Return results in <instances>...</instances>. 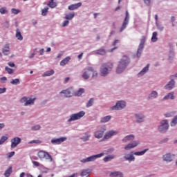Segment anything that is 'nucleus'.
<instances>
[{
	"mask_svg": "<svg viewBox=\"0 0 177 177\" xmlns=\"http://www.w3.org/2000/svg\"><path fill=\"white\" fill-rule=\"evenodd\" d=\"M139 145V142L136 141L133 143L128 144L127 146L124 147V150H131V149H133Z\"/></svg>",
	"mask_w": 177,
	"mask_h": 177,
	"instance_id": "obj_15",
	"label": "nucleus"
},
{
	"mask_svg": "<svg viewBox=\"0 0 177 177\" xmlns=\"http://www.w3.org/2000/svg\"><path fill=\"white\" fill-rule=\"evenodd\" d=\"M168 128H169L168 120H165L161 122V124L159 127L158 130L159 132H167V131H168Z\"/></svg>",
	"mask_w": 177,
	"mask_h": 177,
	"instance_id": "obj_7",
	"label": "nucleus"
},
{
	"mask_svg": "<svg viewBox=\"0 0 177 177\" xmlns=\"http://www.w3.org/2000/svg\"><path fill=\"white\" fill-rule=\"evenodd\" d=\"M10 50V48L9 47V44H6L4 46V48L2 49V53L6 56H8V55H9Z\"/></svg>",
	"mask_w": 177,
	"mask_h": 177,
	"instance_id": "obj_20",
	"label": "nucleus"
},
{
	"mask_svg": "<svg viewBox=\"0 0 177 177\" xmlns=\"http://www.w3.org/2000/svg\"><path fill=\"white\" fill-rule=\"evenodd\" d=\"M177 124V115L174 117V118L172 120L171 122V127H175Z\"/></svg>",
	"mask_w": 177,
	"mask_h": 177,
	"instance_id": "obj_46",
	"label": "nucleus"
},
{
	"mask_svg": "<svg viewBox=\"0 0 177 177\" xmlns=\"http://www.w3.org/2000/svg\"><path fill=\"white\" fill-rule=\"evenodd\" d=\"M95 55H100L101 56H104L106 55V49L104 48H100L95 51H94Z\"/></svg>",
	"mask_w": 177,
	"mask_h": 177,
	"instance_id": "obj_21",
	"label": "nucleus"
},
{
	"mask_svg": "<svg viewBox=\"0 0 177 177\" xmlns=\"http://www.w3.org/2000/svg\"><path fill=\"white\" fill-rule=\"evenodd\" d=\"M150 67V64H147V66L144 67L142 70L138 73V77L142 75H145L147 71H149V68Z\"/></svg>",
	"mask_w": 177,
	"mask_h": 177,
	"instance_id": "obj_19",
	"label": "nucleus"
},
{
	"mask_svg": "<svg viewBox=\"0 0 177 177\" xmlns=\"http://www.w3.org/2000/svg\"><path fill=\"white\" fill-rule=\"evenodd\" d=\"M44 48H41V49L39 50L40 55H44Z\"/></svg>",
	"mask_w": 177,
	"mask_h": 177,
	"instance_id": "obj_64",
	"label": "nucleus"
},
{
	"mask_svg": "<svg viewBox=\"0 0 177 177\" xmlns=\"http://www.w3.org/2000/svg\"><path fill=\"white\" fill-rule=\"evenodd\" d=\"M149 149H146L141 151L135 152L133 154L134 156H143L146 153V151H147Z\"/></svg>",
	"mask_w": 177,
	"mask_h": 177,
	"instance_id": "obj_37",
	"label": "nucleus"
},
{
	"mask_svg": "<svg viewBox=\"0 0 177 177\" xmlns=\"http://www.w3.org/2000/svg\"><path fill=\"white\" fill-rule=\"evenodd\" d=\"M84 92H85V90L82 88H80L75 93V96H81Z\"/></svg>",
	"mask_w": 177,
	"mask_h": 177,
	"instance_id": "obj_34",
	"label": "nucleus"
},
{
	"mask_svg": "<svg viewBox=\"0 0 177 177\" xmlns=\"http://www.w3.org/2000/svg\"><path fill=\"white\" fill-rule=\"evenodd\" d=\"M128 64H129V58L127 56L123 57L119 62L116 69V73L118 74H121V73L125 70V68L127 66H128Z\"/></svg>",
	"mask_w": 177,
	"mask_h": 177,
	"instance_id": "obj_1",
	"label": "nucleus"
},
{
	"mask_svg": "<svg viewBox=\"0 0 177 177\" xmlns=\"http://www.w3.org/2000/svg\"><path fill=\"white\" fill-rule=\"evenodd\" d=\"M15 37L19 39V41H23V35H21V32H20L19 29L16 30Z\"/></svg>",
	"mask_w": 177,
	"mask_h": 177,
	"instance_id": "obj_24",
	"label": "nucleus"
},
{
	"mask_svg": "<svg viewBox=\"0 0 177 177\" xmlns=\"http://www.w3.org/2000/svg\"><path fill=\"white\" fill-rule=\"evenodd\" d=\"M5 70L6 71H7V73H8L9 74H13V73H15V71H13V69L8 67V66H6L5 67Z\"/></svg>",
	"mask_w": 177,
	"mask_h": 177,
	"instance_id": "obj_47",
	"label": "nucleus"
},
{
	"mask_svg": "<svg viewBox=\"0 0 177 177\" xmlns=\"http://www.w3.org/2000/svg\"><path fill=\"white\" fill-rule=\"evenodd\" d=\"M32 164L35 165V167H39V162L37 161H32Z\"/></svg>",
	"mask_w": 177,
	"mask_h": 177,
	"instance_id": "obj_57",
	"label": "nucleus"
},
{
	"mask_svg": "<svg viewBox=\"0 0 177 177\" xmlns=\"http://www.w3.org/2000/svg\"><path fill=\"white\" fill-rule=\"evenodd\" d=\"M30 143H41V140H35L31 141Z\"/></svg>",
	"mask_w": 177,
	"mask_h": 177,
	"instance_id": "obj_60",
	"label": "nucleus"
},
{
	"mask_svg": "<svg viewBox=\"0 0 177 177\" xmlns=\"http://www.w3.org/2000/svg\"><path fill=\"white\" fill-rule=\"evenodd\" d=\"M124 159L126 161H129V162H131V161H135V156H133V152L131 153H125Z\"/></svg>",
	"mask_w": 177,
	"mask_h": 177,
	"instance_id": "obj_14",
	"label": "nucleus"
},
{
	"mask_svg": "<svg viewBox=\"0 0 177 177\" xmlns=\"http://www.w3.org/2000/svg\"><path fill=\"white\" fill-rule=\"evenodd\" d=\"M88 71H91V73H93V78H96V77H97V72L95 71L93 68L92 67L88 68Z\"/></svg>",
	"mask_w": 177,
	"mask_h": 177,
	"instance_id": "obj_35",
	"label": "nucleus"
},
{
	"mask_svg": "<svg viewBox=\"0 0 177 177\" xmlns=\"http://www.w3.org/2000/svg\"><path fill=\"white\" fill-rule=\"evenodd\" d=\"M37 100L36 97L28 98L27 97H24L20 100L21 103H24V106H30V104H34Z\"/></svg>",
	"mask_w": 177,
	"mask_h": 177,
	"instance_id": "obj_6",
	"label": "nucleus"
},
{
	"mask_svg": "<svg viewBox=\"0 0 177 177\" xmlns=\"http://www.w3.org/2000/svg\"><path fill=\"white\" fill-rule=\"evenodd\" d=\"M175 86V80H171L169 82V83L165 86V89H168L169 91H171Z\"/></svg>",
	"mask_w": 177,
	"mask_h": 177,
	"instance_id": "obj_17",
	"label": "nucleus"
},
{
	"mask_svg": "<svg viewBox=\"0 0 177 177\" xmlns=\"http://www.w3.org/2000/svg\"><path fill=\"white\" fill-rule=\"evenodd\" d=\"M53 74H55V71H48L43 74V77H50V75H53Z\"/></svg>",
	"mask_w": 177,
	"mask_h": 177,
	"instance_id": "obj_31",
	"label": "nucleus"
},
{
	"mask_svg": "<svg viewBox=\"0 0 177 177\" xmlns=\"http://www.w3.org/2000/svg\"><path fill=\"white\" fill-rule=\"evenodd\" d=\"M60 93H64L65 97H71V91L70 90H64L60 92Z\"/></svg>",
	"mask_w": 177,
	"mask_h": 177,
	"instance_id": "obj_26",
	"label": "nucleus"
},
{
	"mask_svg": "<svg viewBox=\"0 0 177 177\" xmlns=\"http://www.w3.org/2000/svg\"><path fill=\"white\" fill-rule=\"evenodd\" d=\"M68 20H66V21H64L63 23H62V27H66L67 26H68Z\"/></svg>",
	"mask_w": 177,
	"mask_h": 177,
	"instance_id": "obj_52",
	"label": "nucleus"
},
{
	"mask_svg": "<svg viewBox=\"0 0 177 177\" xmlns=\"http://www.w3.org/2000/svg\"><path fill=\"white\" fill-rule=\"evenodd\" d=\"M5 127V124L3 123H0V129H2L3 128Z\"/></svg>",
	"mask_w": 177,
	"mask_h": 177,
	"instance_id": "obj_61",
	"label": "nucleus"
},
{
	"mask_svg": "<svg viewBox=\"0 0 177 177\" xmlns=\"http://www.w3.org/2000/svg\"><path fill=\"white\" fill-rule=\"evenodd\" d=\"M74 16H75V12L66 14L65 15V19H66V20H73V19H74Z\"/></svg>",
	"mask_w": 177,
	"mask_h": 177,
	"instance_id": "obj_29",
	"label": "nucleus"
},
{
	"mask_svg": "<svg viewBox=\"0 0 177 177\" xmlns=\"http://www.w3.org/2000/svg\"><path fill=\"white\" fill-rule=\"evenodd\" d=\"M70 60H71V57L69 56L66 57L60 62V66H66V64H67Z\"/></svg>",
	"mask_w": 177,
	"mask_h": 177,
	"instance_id": "obj_22",
	"label": "nucleus"
},
{
	"mask_svg": "<svg viewBox=\"0 0 177 177\" xmlns=\"http://www.w3.org/2000/svg\"><path fill=\"white\" fill-rule=\"evenodd\" d=\"M145 41H146V37L142 36L140 40V44H142V45H145Z\"/></svg>",
	"mask_w": 177,
	"mask_h": 177,
	"instance_id": "obj_53",
	"label": "nucleus"
},
{
	"mask_svg": "<svg viewBox=\"0 0 177 177\" xmlns=\"http://www.w3.org/2000/svg\"><path fill=\"white\" fill-rule=\"evenodd\" d=\"M82 6V3H77L75 4H72L68 7V10H75V9H78L80 6Z\"/></svg>",
	"mask_w": 177,
	"mask_h": 177,
	"instance_id": "obj_16",
	"label": "nucleus"
},
{
	"mask_svg": "<svg viewBox=\"0 0 177 177\" xmlns=\"http://www.w3.org/2000/svg\"><path fill=\"white\" fill-rule=\"evenodd\" d=\"M8 65L10 67H16V64H15V63H13V62H8Z\"/></svg>",
	"mask_w": 177,
	"mask_h": 177,
	"instance_id": "obj_56",
	"label": "nucleus"
},
{
	"mask_svg": "<svg viewBox=\"0 0 177 177\" xmlns=\"http://www.w3.org/2000/svg\"><path fill=\"white\" fill-rule=\"evenodd\" d=\"M91 74H89L87 71L84 72L82 75V77L84 80H88L90 77Z\"/></svg>",
	"mask_w": 177,
	"mask_h": 177,
	"instance_id": "obj_44",
	"label": "nucleus"
},
{
	"mask_svg": "<svg viewBox=\"0 0 177 177\" xmlns=\"http://www.w3.org/2000/svg\"><path fill=\"white\" fill-rule=\"evenodd\" d=\"M6 92V88H0V94L5 93Z\"/></svg>",
	"mask_w": 177,
	"mask_h": 177,
	"instance_id": "obj_55",
	"label": "nucleus"
},
{
	"mask_svg": "<svg viewBox=\"0 0 177 177\" xmlns=\"http://www.w3.org/2000/svg\"><path fill=\"white\" fill-rule=\"evenodd\" d=\"M15 156V151L10 152L8 153V158H12Z\"/></svg>",
	"mask_w": 177,
	"mask_h": 177,
	"instance_id": "obj_54",
	"label": "nucleus"
},
{
	"mask_svg": "<svg viewBox=\"0 0 177 177\" xmlns=\"http://www.w3.org/2000/svg\"><path fill=\"white\" fill-rule=\"evenodd\" d=\"M8 139V137L6 136H2L0 139V145H3L5 142H6V140Z\"/></svg>",
	"mask_w": 177,
	"mask_h": 177,
	"instance_id": "obj_49",
	"label": "nucleus"
},
{
	"mask_svg": "<svg viewBox=\"0 0 177 177\" xmlns=\"http://www.w3.org/2000/svg\"><path fill=\"white\" fill-rule=\"evenodd\" d=\"M110 176L111 177H124V176L122 175V173H121L120 171L111 172L110 174Z\"/></svg>",
	"mask_w": 177,
	"mask_h": 177,
	"instance_id": "obj_23",
	"label": "nucleus"
},
{
	"mask_svg": "<svg viewBox=\"0 0 177 177\" xmlns=\"http://www.w3.org/2000/svg\"><path fill=\"white\" fill-rule=\"evenodd\" d=\"M157 32H153L152 34V37H151V41L152 42H157Z\"/></svg>",
	"mask_w": 177,
	"mask_h": 177,
	"instance_id": "obj_39",
	"label": "nucleus"
},
{
	"mask_svg": "<svg viewBox=\"0 0 177 177\" xmlns=\"http://www.w3.org/2000/svg\"><path fill=\"white\" fill-rule=\"evenodd\" d=\"M144 46H145V44H140L138 51H137V56H140V54L142 53V50H143Z\"/></svg>",
	"mask_w": 177,
	"mask_h": 177,
	"instance_id": "obj_33",
	"label": "nucleus"
},
{
	"mask_svg": "<svg viewBox=\"0 0 177 177\" xmlns=\"http://www.w3.org/2000/svg\"><path fill=\"white\" fill-rule=\"evenodd\" d=\"M37 156L40 160H42L45 158L46 160H48L50 162L53 161V158H52V156L49 154V153L45 151H39L37 153Z\"/></svg>",
	"mask_w": 177,
	"mask_h": 177,
	"instance_id": "obj_3",
	"label": "nucleus"
},
{
	"mask_svg": "<svg viewBox=\"0 0 177 177\" xmlns=\"http://www.w3.org/2000/svg\"><path fill=\"white\" fill-rule=\"evenodd\" d=\"M113 63L108 62L106 64H104L102 66L101 68V75L104 77V75H107L109 74V71H111L113 70Z\"/></svg>",
	"mask_w": 177,
	"mask_h": 177,
	"instance_id": "obj_2",
	"label": "nucleus"
},
{
	"mask_svg": "<svg viewBox=\"0 0 177 177\" xmlns=\"http://www.w3.org/2000/svg\"><path fill=\"white\" fill-rule=\"evenodd\" d=\"M0 13L1 15H6L8 13V10L6 7H3L0 8Z\"/></svg>",
	"mask_w": 177,
	"mask_h": 177,
	"instance_id": "obj_43",
	"label": "nucleus"
},
{
	"mask_svg": "<svg viewBox=\"0 0 177 177\" xmlns=\"http://www.w3.org/2000/svg\"><path fill=\"white\" fill-rule=\"evenodd\" d=\"M135 139V136L133 135H129L124 137L122 140L123 143H127V142H132Z\"/></svg>",
	"mask_w": 177,
	"mask_h": 177,
	"instance_id": "obj_18",
	"label": "nucleus"
},
{
	"mask_svg": "<svg viewBox=\"0 0 177 177\" xmlns=\"http://www.w3.org/2000/svg\"><path fill=\"white\" fill-rule=\"evenodd\" d=\"M158 30H160V31H162V30H164V27L161 26H158Z\"/></svg>",
	"mask_w": 177,
	"mask_h": 177,
	"instance_id": "obj_62",
	"label": "nucleus"
},
{
	"mask_svg": "<svg viewBox=\"0 0 177 177\" xmlns=\"http://www.w3.org/2000/svg\"><path fill=\"white\" fill-rule=\"evenodd\" d=\"M32 131H39V129H41V126L39 124H37L35 126L32 127Z\"/></svg>",
	"mask_w": 177,
	"mask_h": 177,
	"instance_id": "obj_50",
	"label": "nucleus"
},
{
	"mask_svg": "<svg viewBox=\"0 0 177 177\" xmlns=\"http://www.w3.org/2000/svg\"><path fill=\"white\" fill-rule=\"evenodd\" d=\"M127 103L124 101H118L116 104L111 108V110H122L125 108Z\"/></svg>",
	"mask_w": 177,
	"mask_h": 177,
	"instance_id": "obj_8",
	"label": "nucleus"
},
{
	"mask_svg": "<svg viewBox=\"0 0 177 177\" xmlns=\"http://www.w3.org/2000/svg\"><path fill=\"white\" fill-rule=\"evenodd\" d=\"M10 84H12V85H19V84H20V80L19 79L12 80L10 81Z\"/></svg>",
	"mask_w": 177,
	"mask_h": 177,
	"instance_id": "obj_40",
	"label": "nucleus"
},
{
	"mask_svg": "<svg viewBox=\"0 0 177 177\" xmlns=\"http://www.w3.org/2000/svg\"><path fill=\"white\" fill-rule=\"evenodd\" d=\"M129 21V13L128 12V11H126V17L124 18L122 26L120 28V32H122V31H124V30H125V28H127V25L128 24Z\"/></svg>",
	"mask_w": 177,
	"mask_h": 177,
	"instance_id": "obj_10",
	"label": "nucleus"
},
{
	"mask_svg": "<svg viewBox=\"0 0 177 177\" xmlns=\"http://www.w3.org/2000/svg\"><path fill=\"white\" fill-rule=\"evenodd\" d=\"M85 115V112L84 111H81L77 113L72 114L70 118L68 120V122H71V121H77V120H80Z\"/></svg>",
	"mask_w": 177,
	"mask_h": 177,
	"instance_id": "obj_4",
	"label": "nucleus"
},
{
	"mask_svg": "<svg viewBox=\"0 0 177 177\" xmlns=\"http://www.w3.org/2000/svg\"><path fill=\"white\" fill-rule=\"evenodd\" d=\"M173 157L174 156H171V153H167V154L163 156V160H164V161L171 162V161H172Z\"/></svg>",
	"mask_w": 177,
	"mask_h": 177,
	"instance_id": "obj_25",
	"label": "nucleus"
},
{
	"mask_svg": "<svg viewBox=\"0 0 177 177\" xmlns=\"http://www.w3.org/2000/svg\"><path fill=\"white\" fill-rule=\"evenodd\" d=\"M167 99H175V96H174V92L169 93L168 95L163 97V100H167Z\"/></svg>",
	"mask_w": 177,
	"mask_h": 177,
	"instance_id": "obj_30",
	"label": "nucleus"
},
{
	"mask_svg": "<svg viewBox=\"0 0 177 177\" xmlns=\"http://www.w3.org/2000/svg\"><path fill=\"white\" fill-rule=\"evenodd\" d=\"M117 133H118L117 131H115L114 130H111V131H108L104 136L102 140H107V139H110V138H111V136H114L117 135Z\"/></svg>",
	"mask_w": 177,
	"mask_h": 177,
	"instance_id": "obj_13",
	"label": "nucleus"
},
{
	"mask_svg": "<svg viewBox=\"0 0 177 177\" xmlns=\"http://www.w3.org/2000/svg\"><path fill=\"white\" fill-rule=\"evenodd\" d=\"M136 117L137 122H143V119L145 118L143 115H142V114H140V115L136 114Z\"/></svg>",
	"mask_w": 177,
	"mask_h": 177,
	"instance_id": "obj_32",
	"label": "nucleus"
},
{
	"mask_svg": "<svg viewBox=\"0 0 177 177\" xmlns=\"http://www.w3.org/2000/svg\"><path fill=\"white\" fill-rule=\"evenodd\" d=\"M67 140V138L66 137H62L59 138H54L51 140V143L53 145H60L61 143H63V142H66Z\"/></svg>",
	"mask_w": 177,
	"mask_h": 177,
	"instance_id": "obj_11",
	"label": "nucleus"
},
{
	"mask_svg": "<svg viewBox=\"0 0 177 177\" xmlns=\"http://www.w3.org/2000/svg\"><path fill=\"white\" fill-rule=\"evenodd\" d=\"M118 42H120V40L118 39H115L113 43V46H115L117 45V44H118Z\"/></svg>",
	"mask_w": 177,
	"mask_h": 177,
	"instance_id": "obj_59",
	"label": "nucleus"
},
{
	"mask_svg": "<svg viewBox=\"0 0 177 177\" xmlns=\"http://www.w3.org/2000/svg\"><path fill=\"white\" fill-rule=\"evenodd\" d=\"M113 158H114L113 155L108 156L104 158V161L105 162H107V161H111V160H113Z\"/></svg>",
	"mask_w": 177,
	"mask_h": 177,
	"instance_id": "obj_41",
	"label": "nucleus"
},
{
	"mask_svg": "<svg viewBox=\"0 0 177 177\" xmlns=\"http://www.w3.org/2000/svg\"><path fill=\"white\" fill-rule=\"evenodd\" d=\"M94 100L91 98L86 104V107H91L93 104Z\"/></svg>",
	"mask_w": 177,
	"mask_h": 177,
	"instance_id": "obj_45",
	"label": "nucleus"
},
{
	"mask_svg": "<svg viewBox=\"0 0 177 177\" xmlns=\"http://www.w3.org/2000/svg\"><path fill=\"white\" fill-rule=\"evenodd\" d=\"M144 2L145 4L147 5V6H149L150 3H151V1L150 0H144Z\"/></svg>",
	"mask_w": 177,
	"mask_h": 177,
	"instance_id": "obj_58",
	"label": "nucleus"
},
{
	"mask_svg": "<svg viewBox=\"0 0 177 177\" xmlns=\"http://www.w3.org/2000/svg\"><path fill=\"white\" fill-rule=\"evenodd\" d=\"M111 120V115H106L102 118H101L100 122L102 124H105V122H109V121Z\"/></svg>",
	"mask_w": 177,
	"mask_h": 177,
	"instance_id": "obj_27",
	"label": "nucleus"
},
{
	"mask_svg": "<svg viewBox=\"0 0 177 177\" xmlns=\"http://www.w3.org/2000/svg\"><path fill=\"white\" fill-rule=\"evenodd\" d=\"M81 176H89V172H88V170H83L81 172Z\"/></svg>",
	"mask_w": 177,
	"mask_h": 177,
	"instance_id": "obj_48",
	"label": "nucleus"
},
{
	"mask_svg": "<svg viewBox=\"0 0 177 177\" xmlns=\"http://www.w3.org/2000/svg\"><path fill=\"white\" fill-rule=\"evenodd\" d=\"M26 176V173L22 172L20 174L19 177H24Z\"/></svg>",
	"mask_w": 177,
	"mask_h": 177,
	"instance_id": "obj_63",
	"label": "nucleus"
},
{
	"mask_svg": "<svg viewBox=\"0 0 177 177\" xmlns=\"http://www.w3.org/2000/svg\"><path fill=\"white\" fill-rule=\"evenodd\" d=\"M48 10H49V8L45 7V8L41 10V15H42V16H46V14L48 13Z\"/></svg>",
	"mask_w": 177,
	"mask_h": 177,
	"instance_id": "obj_42",
	"label": "nucleus"
},
{
	"mask_svg": "<svg viewBox=\"0 0 177 177\" xmlns=\"http://www.w3.org/2000/svg\"><path fill=\"white\" fill-rule=\"evenodd\" d=\"M104 132H106V127H102L100 130H97L94 133V136L96 139H102L103 135H104Z\"/></svg>",
	"mask_w": 177,
	"mask_h": 177,
	"instance_id": "obj_9",
	"label": "nucleus"
},
{
	"mask_svg": "<svg viewBox=\"0 0 177 177\" xmlns=\"http://www.w3.org/2000/svg\"><path fill=\"white\" fill-rule=\"evenodd\" d=\"M156 96H158L157 91H152V92L150 93L149 97V99H156Z\"/></svg>",
	"mask_w": 177,
	"mask_h": 177,
	"instance_id": "obj_38",
	"label": "nucleus"
},
{
	"mask_svg": "<svg viewBox=\"0 0 177 177\" xmlns=\"http://www.w3.org/2000/svg\"><path fill=\"white\" fill-rule=\"evenodd\" d=\"M103 156H104V153H101L97 155H93L91 156H89L88 158H86V159H82L81 160V162H89L91 161H95V160H96V158H100V157H103Z\"/></svg>",
	"mask_w": 177,
	"mask_h": 177,
	"instance_id": "obj_5",
	"label": "nucleus"
},
{
	"mask_svg": "<svg viewBox=\"0 0 177 177\" xmlns=\"http://www.w3.org/2000/svg\"><path fill=\"white\" fill-rule=\"evenodd\" d=\"M12 174V167H10L8 169H7L4 173V176L9 177L10 176V174Z\"/></svg>",
	"mask_w": 177,
	"mask_h": 177,
	"instance_id": "obj_36",
	"label": "nucleus"
},
{
	"mask_svg": "<svg viewBox=\"0 0 177 177\" xmlns=\"http://www.w3.org/2000/svg\"><path fill=\"white\" fill-rule=\"evenodd\" d=\"M21 142V139L19 137L12 138L11 140V148L15 149V147H17L18 145Z\"/></svg>",
	"mask_w": 177,
	"mask_h": 177,
	"instance_id": "obj_12",
	"label": "nucleus"
},
{
	"mask_svg": "<svg viewBox=\"0 0 177 177\" xmlns=\"http://www.w3.org/2000/svg\"><path fill=\"white\" fill-rule=\"evenodd\" d=\"M11 12L13 15H19V13H20V10H17V9H15V8H12L11 10Z\"/></svg>",
	"mask_w": 177,
	"mask_h": 177,
	"instance_id": "obj_51",
	"label": "nucleus"
},
{
	"mask_svg": "<svg viewBox=\"0 0 177 177\" xmlns=\"http://www.w3.org/2000/svg\"><path fill=\"white\" fill-rule=\"evenodd\" d=\"M47 5L49 6V8H51V9H53L57 6V4L56 2H55V0H50Z\"/></svg>",
	"mask_w": 177,
	"mask_h": 177,
	"instance_id": "obj_28",
	"label": "nucleus"
}]
</instances>
